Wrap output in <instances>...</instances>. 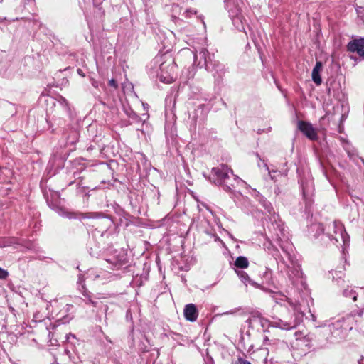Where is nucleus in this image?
Here are the masks:
<instances>
[{
	"label": "nucleus",
	"mask_w": 364,
	"mask_h": 364,
	"mask_svg": "<svg viewBox=\"0 0 364 364\" xmlns=\"http://www.w3.org/2000/svg\"><path fill=\"white\" fill-rule=\"evenodd\" d=\"M288 304L294 312V316H291L289 318L288 316H284V319H279L274 322L275 326L285 330L295 328L300 323L304 316L300 306L296 302L289 300Z\"/></svg>",
	"instance_id": "nucleus-1"
},
{
	"label": "nucleus",
	"mask_w": 364,
	"mask_h": 364,
	"mask_svg": "<svg viewBox=\"0 0 364 364\" xmlns=\"http://www.w3.org/2000/svg\"><path fill=\"white\" fill-rule=\"evenodd\" d=\"M176 69V65L171 58L161 63L159 66L160 73H159L160 81L165 83L173 82L176 77L174 75Z\"/></svg>",
	"instance_id": "nucleus-2"
},
{
	"label": "nucleus",
	"mask_w": 364,
	"mask_h": 364,
	"mask_svg": "<svg viewBox=\"0 0 364 364\" xmlns=\"http://www.w3.org/2000/svg\"><path fill=\"white\" fill-rule=\"evenodd\" d=\"M327 234L330 238L335 240L337 242H342L346 245L349 242V236L340 222L334 221L329 224Z\"/></svg>",
	"instance_id": "nucleus-3"
},
{
	"label": "nucleus",
	"mask_w": 364,
	"mask_h": 364,
	"mask_svg": "<svg viewBox=\"0 0 364 364\" xmlns=\"http://www.w3.org/2000/svg\"><path fill=\"white\" fill-rule=\"evenodd\" d=\"M232 174V171L225 165H221L218 167L212 168V173L217 177V183L223 186V188L226 191H231V186H234V184H228L226 179L229 178V173Z\"/></svg>",
	"instance_id": "nucleus-4"
},
{
	"label": "nucleus",
	"mask_w": 364,
	"mask_h": 364,
	"mask_svg": "<svg viewBox=\"0 0 364 364\" xmlns=\"http://www.w3.org/2000/svg\"><path fill=\"white\" fill-rule=\"evenodd\" d=\"M298 129L309 139H317V133L311 124L304 121H299L298 122Z\"/></svg>",
	"instance_id": "nucleus-5"
},
{
	"label": "nucleus",
	"mask_w": 364,
	"mask_h": 364,
	"mask_svg": "<svg viewBox=\"0 0 364 364\" xmlns=\"http://www.w3.org/2000/svg\"><path fill=\"white\" fill-rule=\"evenodd\" d=\"M348 50L364 57V38L353 39L347 45Z\"/></svg>",
	"instance_id": "nucleus-6"
},
{
	"label": "nucleus",
	"mask_w": 364,
	"mask_h": 364,
	"mask_svg": "<svg viewBox=\"0 0 364 364\" xmlns=\"http://www.w3.org/2000/svg\"><path fill=\"white\" fill-rule=\"evenodd\" d=\"M200 55L204 59V66L207 71L213 70V65L214 61L216 60L214 53H210L207 49L202 48L200 52Z\"/></svg>",
	"instance_id": "nucleus-7"
},
{
	"label": "nucleus",
	"mask_w": 364,
	"mask_h": 364,
	"mask_svg": "<svg viewBox=\"0 0 364 364\" xmlns=\"http://www.w3.org/2000/svg\"><path fill=\"white\" fill-rule=\"evenodd\" d=\"M183 314L186 319L190 321H195L198 315L196 306L193 304H187L184 308Z\"/></svg>",
	"instance_id": "nucleus-8"
},
{
	"label": "nucleus",
	"mask_w": 364,
	"mask_h": 364,
	"mask_svg": "<svg viewBox=\"0 0 364 364\" xmlns=\"http://www.w3.org/2000/svg\"><path fill=\"white\" fill-rule=\"evenodd\" d=\"M343 319H338L334 322H332L330 324H328L329 331L334 337H341V334L343 332Z\"/></svg>",
	"instance_id": "nucleus-9"
},
{
	"label": "nucleus",
	"mask_w": 364,
	"mask_h": 364,
	"mask_svg": "<svg viewBox=\"0 0 364 364\" xmlns=\"http://www.w3.org/2000/svg\"><path fill=\"white\" fill-rule=\"evenodd\" d=\"M343 295L346 297L352 298L353 301H355L357 300V297L359 296L360 299H363L364 296V289L363 288H356V290H354L352 288L348 287L343 291Z\"/></svg>",
	"instance_id": "nucleus-10"
},
{
	"label": "nucleus",
	"mask_w": 364,
	"mask_h": 364,
	"mask_svg": "<svg viewBox=\"0 0 364 364\" xmlns=\"http://www.w3.org/2000/svg\"><path fill=\"white\" fill-rule=\"evenodd\" d=\"M323 68V64L321 61H317L311 73L312 80L313 82L317 85H320L322 82V80L320 75V73Z\"/></svg>",
	"instance_id": "nucleus-11"
},
{
	"label": "nucleus",
	"mask_w": 364,
	"mask_h": 364,
	"mask_svg": "<svg viewBox=\"0 0 364 364\" xmlns=\"http://www.w3.org/2000/svg\"><path fill=\"white\" fill-rule=\"evenodd\" d=\"M237 273L240 279L245 283L246 286L250 284L254 287H258V284L256 282L251 280L247 274L244 271H238L237 272Z\"/></svg>",
	"instance_id": "nucleus-12"
},
{
	"label": "nucleus",
	"mask_w": 364,
	"mask_h": 364,
	"mask_svg": "<svg viewBox=\"0 0 364 364\" xmlns=\"http://www.w3.org/2000/svg\"><path fill=\"white\" fill-rule=\"evenodd\" d=\"M302 274L300 266L295 265L293 267L291 272H289V278L294 282V278H301Z\"/></svg>",
	"instance_id": "nucleus-13"
},
{
	"label": "nucleus",
	"mask_w": 364,
	"mask_h": 364,
	"mask_svg": "<svg viewBox=\"0 0 364 364\" xmlns=\"http://www.w3.org/2000/svg\"><path fill=\"white\" fill-rule=\"evenodd\" d=\"M208 71L220 75L225 73V66L219 60H215L213 65V70Z\"/></svg>",
	"instance_id": "nucleus-14"
},
{
	"label": "nucleus",
	"mask_w": 364,
	"mask_h": 364,
	"mask_svg": "<svg viewBox=\"0 0 364 364\" xmlns=\"http://www.w3.org/2000/svg\"><path fill=\"white\" fill-rule=\"evenodd\" d=\"M249 262L246 257H238L235 261V265L237 267L245 269L248 267Z\"/></svg>",
	"instance_id": "nucleus-15"
},
{
	"label": "nucleus",
	"mask_w": 364,
	"mask_h": 364,
	"mask_svg": "<svg viewBox=\"0 0 364 364\" xmlns=\"http://www.w3.org/2000/svg\"><path fill=\"white\" fill-rule=\"evenodd\" d=\"M194 14H196V11L193 9H187L184 14H183V16L186 17V18H188L190 17L191 15H194Z\"/></svg>",
	"instance_id": "nucleus-16"
},
{
	"label": "nucleus",
	"mask_w": 364,
	"mask_h": 364,
	"mask_svg": "<svg viewBox=\"0 0 364 364\" xmlns=\"http://www.w3.org/2000/svg\"><path fill=\"white\" fill-rule=\"evenodd\" d=\"M357 14L359 18H360L363 21H364V8L359 7L357 9Z\"/></svg>",
	"instance_id": "nucleus-17"
},
{
	"label": "nucleus",
	"mask_w": 364,
	"mask_h": 364,
	"mask_svg": "<svg viewBox=\"0 0 364 364\" xmlns=\"http://www.w3.org/2000/svg\"><path fill=\"white\" fill-rule=\"evenodd\" d=\"M8 276V272L0 268V279H5Z\"/></svg>",
	"instance_id": "nucleus-18"
},
{
	"label": "nucleus",
	"mask_w": 364,
	"mask_h": 364,
	"mask_svg": "<svg viewBox=\"0 0 364 364\" xmlns=\"http://www.w3.org/2000/svg\"><path fill=\"white\" fill-rule=\"evenodd\" d=\"M234 181H235V183L239 185L240 183H245L246 184V183L242 181V179H240V178H238L237 176H235L234 177Z\"/></svg>",
	"instance_id": "nucleus-19"
},
{
	"label": "nucleus",
	"mask_w": 364,
	"mask_h": 364,
	"mask_svg": "<svg viewBox=\"0 0 364 364\" xmlns=\"http://www.w3.org/2000/svg\"><path fill=\"white\" fill-rule=\"evenodd\" d=\"M109 85L112 87H114V88L117 87V84L114 79H112L109 81Z\"/></svg>",
	"instance_id": "nucleus-20"
},
{
	"label": "nucleus",
	"mask_w": 364,
	"mask_h": 364,
	"mask_svg": "<svg viewBox=\"0 0 364 364\" xmlns=\"http://www.w3.org/2000/svg\"><path fill=\"white\" fill-rule=\"evenodd\" d=\"M193 53L194 62L196 63V59H197V50L196 48H194V51Z\"/></svg>",
	"instance_id": "nucleus-21"
},
{
	"label": "nucleus",
	"mask_w": 364,
	"mask_h": 364,
	"mask_svg": "<svg viewBox=\"0 0 364 364\" xmlns=\"http://www.w3.org/2000/svg\"><path fill=\"white\" fill-rule=\"evenodd\" d=\"M77 73L81 75L82 77H85V74L83 73V71L81 70V69H77Z\"/></svg>",
	"instance_id": "nucleus-22"
},
{
	"label": "nucleus",
	"mask_w": 364,
	"mask_h": 364,
	"mask_svg": "<svg viewBox=\"0 0 364 364\" xmlns=\"http://www.w3.org/2000/svg\"><path fill=\"white\" fill-rule=\"evenodd\" d=\"M316 227L321 230V232H323L324 229L321 225H318Z\"/></svg>",
	"instance_id": "nucleus-23"
},
{
	"label": "nucleus",
	"mask_w": 364,
	"mask_h": 364,
	"mask_svg": "<svg viewBox=\"0 0 364 364\" xmlns=\"http://www.w3.org/2000/svg\"><path fill=\"white\" fill-rule=\"evenodd\" d=\"M240 364H251V363L247 360H241V361H240Z\"/></svg>",
	"instance_id": "nucleus-24"
},
{
	"label": "nucleus",
	"mask_w": 364,
	"mask_h": 364,
	"mask_svg": "<svg viewBox=\"0 0 364 364\" xmlns=\"http://www.w3.org/2000/svg\"><path fill=\"white\" fill-rule=\"evenodd\" d=\"M66 217L72 218L73 217V213H68L66 214Z\"/></svg>",
	"instance_id": "nucleus-25"
},
{
	"label": "nucleus",
	"mask_w": 364,
	"mask_h": 364,
	"mask_svg": "<svg viewBox=\"0 0 364 364\" xmlns=\"http://www.w3.org/2000/svg\"><path fill=\"white\" fill-rule=\"evenodd\" d=\"M92 85H93L94 87H97V85L96 82H94L92 83Z\"/></svg>",
	"instance_id": "nucleus-26"
},
{
	"label": "nucleus",
	"mask_w": 364,
	"mask_h": 364,
	"mask_svg": "<svg viewBox=\"0 0 364 364\" xmlns=\"http://www.w3.org/2000/svg\"><path fill=\"white\" fill-rule=\"evenodd\" d=\"M336 273H337V271H335L334 273H332L333 277H335L334 274H336Z\"/></svg>",
	"instance_id": "nucleus-27"
},
{
	"label": "nucleus",
	"mask_w": 364,
	"mask_h": 364,
	"mask_svg": "<svg viewBox=\"0 0 364 364\" xmlns=\"http://www.w3.org/2000/svg\"><path fill=\"white\" fill-rule=\"evenodd\" d=\"M324 328H326V331H328V329L329 330L328 326H327V328H326V326H324Z\"/></svg>",
	"instance_id": "nucleus-28"
},
{
	"label": "nucleus",
	"mask_w": 364,
	"mask_h": 364,
	"mask_svg": "<svg viewBox=\"0 0 364 364\" xmlns=\"http://www.w3.org/2000/svg\"><path fill=\"white\" fill-rule=\"evenodd\" d=\"M324 328H326V331H328V329L329 330L328 326H327V328H326V326H324Z\"/></svg>",
	"instance_id": "nucleus-29"
},
{
	"label": "nucleus",
	"mask_w": 364,
	"mask_h": 364,
	"mask_svg": "<svg viewBox=\"0 0 364 364\" xmlns=\"http://www.w3.org/2000/svg\"><path fill=\"white\" fill-rule=\"evenodd\" d=\"M363 299H360V300H361V301H363V303H364V296H363Z\"/></svg>",
	"instance_id": "nucleus-30"
}]
</instances>
